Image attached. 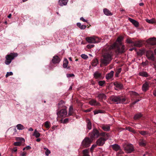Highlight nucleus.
Returning <instances> with one entry per match:
<instances>
[{
  "label": "nucleus",
  "mask_w": 156,
  "mask_h": 156,
  "mask_svg": "<svg viewBox=\"0 0 156 156\" xmlns=\"http://www.w3.org/2000/svg\"><path fill=\"white\" fill-rule=\"evenodd\" d=\"M67 77H72L74 76L73 74H67L66 75Z\"/></svg>",
  "instance_id": "50"
},
{
  "label": "nucleus",
  "mask_w": 156,
  "mask_h": 156,
  "mask_svg": "<svg viewBox=\"0 0 156 156\" xmlns=\"http://www.w3.org/2000/svg\"><path fill=\"white\" fill-rule=\"evenodd\" d=\"M87 127L89 129L91 128V123L89 119H87Z\"/></svg>",
  "instance_id": "31"
},
{
  "label": "nucleus",
  "mask_w": 156,
  "mask_h": 156,
  "mask_svg": "<svg viewBox=\"0 0 156 156\" xmlns=\"http://www.w3.org/2000/svg\"><path fill=\"white\" fill-rule=\"evenodd\" d=\"M149 83L147 82H146L143 84L142 87V90L144 92L146 91L149 89Z\"/></svg>",
  "instance_id": "18"
},
{
  "label": "nucleus",
  "mask_w": 156,
  "mask_h": 156,
  "mask_svg": "<svg viewBox=\"0 0 156 156\" xmlns=\"http://www.w3.org/2000/svg\"><path fill=\"white\" fill-rule=\"evenodd\" d=\"M109 99L113 103L116 104L123 103L126 100L124 97L120 95H112Z\"/></svg>",
  "instance_id": "2"
},
{
  "label": "nucleus",
  "mask_w": 156,
  "mask_h": 156,
  "mask_svg": "<svg viewBox=\"0 0 156 156\" xmlns=\"http://www.w3.org/2000/svg\"><path fill=\"white\" fill-rule=\"evenodd\" d=\"M94 77L96 79H102V76L101 73L98 71L95 72L94 74Z\"/></svg>",
  "instance_id": "15"
},
{
  "label": "nucleus",
  "mask_w": 156,
  "mask_h": 156,
  "mask_svg": "<svg viewBox=\"0 0 156 156\" xmlns=\"http://www.w3.org/2000/svg\"><path fill=\"white\" fill-rule=\"evenodd\" d=\"M69 120V119L68 118H66L64 119L63 123H66L68 122Z\"/></svg>",
  "instance_id": "55"
},
{
  "label": "nucleus",
  "mask_w": 156,
  "mask_h": 156,
  "mask_svg": "<svg viewBox=\"0 0 156 156\" xmlns=\"http://www.w3.org/2000/svg\"><path fill=\"white\" fill-rule=\"evenodd\" d=\"M91 140L88 137L85 138L83 141L82 145L84 147H87L90 146Z\"/></svg>",
  "instance_id": "7"
},
{
  "label": "nucleus",
  "mask_w": 156,
  "mask_h": 156,
  "mask_svg": "<svg viewBox=\"0 0 156 156\" xmlns=\"http://www.w3.org/2000/svg\"><path fill=\"white\" fill-rule=\"evenodd\" d=\"M17 149L16 147H14L12 149V151L15 152H16L17 151Z\"/></svg>",
  "instance_id": "61"
},
{
  "label": "nucleus",
  "mask_w": 156,
  "mask_h": 156,
  "mask_svg": "<svg viewBox=\"0 0 156 156\" xmlns=\"http://www.w3.org/2000/svg\"><path fill=\"white\" fill-rule=\"evenodd\" d=\"M13 74V73L12 72H7V73L5 75V77L6 78H7L9 76L12 75Z\"/></svg>",
  "instance_id": "44"
},
{
  "label": "nucleus",
  "mask_w": 156,
  "mask_h": 156,
  "mask_svg": "<svg viewBox=\"0 0 156 156\" xmlns=\"http://www.w3.org/2000/svg\"><path fill=\"white\" fill-rule=\"evenodd\" d=\"M107 136V138L109 136L108 133L104 132H102L100 133L98 130L96 129H94L93 132L90 134V137L93 139V138H97L99 136Z\"/></svg>",
  "instance_id": "3"
},
{
  "label": "nucleus",
  "mask_w": 156,
  "mask_h": 156,
  "mask_svg": "<svg viewBox=\"0 0 156 156\" xmlns=\"http://www.w3.org/2000/svg\"><path fill=\"white\" fill-rule=\"evenodd\" d=\"M142 116V115L141 113H138L136 114L134 117L135 120H137L140 118Z\"/></svg>",
  "instance_id": "37"
},
{
  "label": "nucleus",
  "mask_w": 156,
  "mask_h": 156,
  "mask_svg": "<svg viewBox=\"0 0 156 156\" xmlns=\"http://www.w3.org/2000/svg\"><path fill=\"white\" fill-rule=\"evenodd\" d=\"M68 62V60L66 58H65L63 61V67L64 68H66L67 67Z\"/></svg>",
  "instance_id": "32"
},
{
  "label": "nucleus",
  "mask_w": 156,
  "mask_h": 156,
  "mask_svg": "<svg viewBox=\"0 0 156 156\" xmlns=\"http://www.w3.org/2000/svg\"><path fill=\"white\" fill-rule=\"evenodd\" d=\"M127 43L131 44L133 46L134 41H133L130 39H128L126 40Z\"/></svg>",
  "instance_id": "42"
},
{
  "label": "nucleus",
  "mask_w": 156,
  "mask_h": 156,
  "mask_svg": "<svg viewBox=\"0 0 156 156\" xmlns=\"http://www.w3.org/2000/svg\"><path fill=\"white\" fill-rule=\"evenodd\" d=\"M138 75L139 76L145 77H147L149 76L148 74L145 71L140 72L139 73Z\"/></svg>",
  "instance_id": "24"
},
{
  "label": "nucleus",
  "mask_w": 156,
  "mask_h": 156,
  "mask_svg": "<svg viewBox=\"0 0 156 156\" xmlns=\"http://www.w3.org/2000/svg\"><path fill=\"white\" fill-rule=\"evenodd\" d=\"M132 94L136 96H139V94L135 92H132Z\"/></svg>",
  "instance_id": "53"
},
{
  "label": "nucleus",
  "mask_w": 156,
  "mask_h": 156,
  "mask_svg": "<svg viewBox=\"0 0 156 156\" xmlns=\"http://www.w3.org/2000/svg\"><path fill=\"white\" fill-rule=\"evenodd\" d=\"M138 143L139 145L142 147H145L147 145V142L143 138L140 139Z\"/></svg>",
  "instance_id": "13"
},
{
  "label": "nucleus",
  "mask_w": 156,
  "mask_h": 156,
  "mask_svg": "<svg viewBox=\"0 0 156 156\" xmlns=\"http://www.w3.org/2000/svg\"><path fill=\"white\" fill-rule=\"evenodd\" d=\"M61 105H65V102L63 101H61L58 103V106H60Z\"/></svg>",
  "instance_id": "48"
},
{
  "label": "nucleus",
  "mask_w": 156,
  "mask_h": 156,
  "mask_svg": "<svg viewBox=\"0 0 156 156\" xmlns=\"http://www.w3.org/2000/svg\"><path fill=\"white\" fill-rule=\"evenodd\" d=\"M44 149L45 150H46V151L45 152L46 155L47 156L49 154H50L51 153L50 151L46 148H44Z\"/></svg>",
  "instance_id": "45"
},
{
  "label": "nucleus",
  "mask_w": 156,
  "mask_h": 156,
  "mask_svg": "<svg viewBox=\"0 0 156 156\" xmlns=\"http://www.w3.org/2000/svg\"><path fill=\"white\" fill-rule=\"evenodd\" d=\"M97 97L99 98L100 101H102L103 100H105L106 98V96L103 93L99 94Z\"/></svg>",
  "instance_id": "17"
},
{
  "label": "nucleus",
  "mask_w": 156,
  "mask_h": 156,
  "mask_svg": "<svg viewBox=\"0 0 156 156\" xmlns=\"http://www.w3.org/2000/svg\"><path fill=\"white\" fill-rule=\"evenodd\" d=\"M16 140L17 141H20L21 142H16L14 143L13 145L15 146H20L21 144V143L25 141L24 139L22 138L16 137Z\"/></svg>",
  "instance_id": "12"
},
{
  "label": "nucleus",
  "mask_w": 156,
  "mask_h": 156,
  "mask_svg": "<svg viewBox=\"0 0 156 156\" xmlns=\"http://www.w3.org/2000/svg\"><path fill=\"white\" fill-rule=\"evenodd\" d=\"M136 103V101H135L133 102L131 104V106H132L133 105H135Z\"/></svg>",
  "instance_id": "62"
},
{
  "label": "nucleus",
  "mask_w": 156,
  "mask_h": 156,
  "mask_svg": "<svg viewBox=\"0 0 156 156\" xmlns=\"http://www.w3.org/2000/svg\"><path fill=\"white\" fill-rule=\"evenodd\" d=\"M103 136L104 137H101L97 140V144L98 145L100 146H103L105 144V141L108 138L106 136Z\"/></svg>",
  "instance_id": "9"
},
{
  "label": "nucleus",
  "mask_w": 156,
  "mask_h": 156,
  "mask_svg": "<svg viewBox=\"0 0 156 156\" xmlns=\"http://www.w3.org/2000/svg\"><path fill=\"white\" fill-rule=\"evenodd\" d=\"M99 63V62L97 58H95L92 61V66L95 67Z\"/></svg>",
  "instance_id": "29"
},
{
  "label": "nucleus",
  "mask_w": 156,
  "mask_h": 156,
  "mask_svg": "<svg viewBox=\"0 0 156 156\" xmlns=\"http://www.w3.org/2000/svg\"><path fill=\"white\" fill-rule=\"evenodd\" d=\"M80 20L84 22H87V21L85 20L83 17H81L80 18Z\"/></svg>",
  "instance_id": "57"
},
{
  "label": "nucleus",
  "mask_w": 156,
  "mask_h": 156,
  "mask_svg": "<svg viewBox=\"0 0 156 156\" xmlns=\"http://www.w3.org/2000/svg\"><path fill=\"white\" fill-rule=\"evenodd\" d=\"M139 133L145 138L147 137L148 136H150V133L149 131L145 130H140L138 131Z\"/></svg>",
  "instance_id": "11"
},
{
  "label": "nucleus",
  "mask_w": 156,
  "mask_h": 156,
  "mask_svg": "<svg viewBox=\"0 0 156 156\" xmlns=\"http://www.w3.org/2000/svg\"><path fill=\"white\" fill-rule=\"evenodd\" d=\"M129 20L136 27H138L139 26V23L133 19L131 18H129Z\"/></svg>",
  "instance_id": "22"
},
{
  "label": "nucleus",
  "mask_w": 156,
  "mask_h": 156,
  "mask_svg": "<svg viewBox=\"0 0 156 156\" xmlns=\"http://www.w3.org/2000/svg\"><path fill=\"white\" fill-rule=\"evenodd\" d=\"M153 94L155 96H156V89L153 90Z\"/></svg>",
  "instance_id": "59"
},
{
  "label": "nucleus",
  "mask_w": 156,
  "mask_h": 156,
  "mask_svg": "<svg viewBox=\"0 0 156 156\" xmlns=\"http://www.w3.org/2000/svg\"><path fill=\"white\" fill-rule=\"evenodd\" d=\"M44 125L46 128L48 129L50 127V122L47 121L44 122Z\"/></svg>",
  "instance_id": "39"
},
{
  "label": "nucleus",
  "mask_w": 156,
  "mask_h": 156,
  "mask_svg": "<svg viewBox=\"0 0 156 156\" xmlns=\"http://www.w3.org/2000/svg\"><path fill=\"white\" fill-rule=\"evenodd\" d=\"M68 2V0H59L58 4L61 6H63L66 5Z\"/></svg>",
  "instance_id": "21"
},
{
  "label": "nucleus",
  "mask_w": 156,
  "mask_h": 156,
  "mask_svg": "<svg viewBox=\"0 0 156 156\" xmlns=\"http://www.w3.org/2000/svg\"><path fill=\"white\" fill-rule=\"evenodd\" d=\"M26 149L27 150H30L31 149V147L29 146H27L25 147Z\"/></svg>",
  "instance_id": "58"
},
{
  "label": "nucleus",
  "mask_w": 156,
  "mask_h": 156,
  "mask_svg": "<svg viewBox=\"0 0 156 156\" xmlns=\"http://www.w3.org/2000/svg\"><path fill=\"white\" fill-rule=\"evenodd\" d=\"M127 129L129 131L133 133H135V130L133 129V128L129 127L127 128Z\"/></svg>",
  "instance_id": "43"
},
{
  "label": "nucleus",
  "mask_w": 156,
  "mask_h": 156,
  "mask_svg": "<svg viewBox=\"0 0 156 156\" xmlns=\"http://www.w3.org/2000/svg\"><path fill=\"white\" fill-rule=\"evenodd\" d=\"M148 43L152 45H156V38L153 37L150 38L148 39Z\"/></svg>",
  "instance_id": "14"
},
{
  "label": "nucleus",
  "mask_w": 156,
  "mask_h": 156,
  "mask_svg": "<svg viewBox=\"0 0 156 156\" xmlns=\"http://www.w3.org/2000/svg\"><path fill=\"white\" fill-rule=\"evenodd\" d=\"M123 153V152L121 150V149H120V150H119V151L117 153V155H119V154H121Z\"/></svg>",
  "instance_id": "54"
},
{
  "label": "nucleus",
  "mask_w": 156,
  "mask_h": 156,
  "mask_svg": "<svg viewBox=\"0 0 156 156\" xmlns=\"http://www.w3.org/2000/svg\"><path fill=\"white\" fill-rule=\"evenodd\" d=\"M146 55L148 59L152 61H155V56L152 51L148 50L146 51Z\"/></svg>",
  "instance_id": "6"
},
{
  "label": "nucleus",
  "mask_w": 156,
  "mask_h": 156,
  "mask_svg": "<svg viewBox=\"0 0 156 156\" xmlns=\"http://www.w3.org/2000/svg\"><path fill=\"white\" fill-rule=\"evenodd\" d=\"M149 153H148V152L146 151L145 152V154H143V156H146V155H149Z\"/></svg>",
  "instance_id": "60"
},
{
  "label": "nucleus",
  "mask_w": 156,
  "mask_h": 156,
  "mask_svg": "<svg viewBox=\"0 0 156 156\" xmlns=\"http://www.w3.org/2000/svg\"><path fill=\"white\" fill-rule=\"evenodd\" d=\"M142 45L141 42L139 41L134 42L133 46L135 47H140Z\"/></svg>",
  "instance_id": "25"
},
{
  "label": "nucleus",
  "mask_w": 156,
  "mask_h": 156,
  "mask_svg": "<svg viewBox=\"0 0 156 156\" xmlns=\"http://www.w3.org/2000/svg\"><path fill=\"white\" fill-rule=\"evenodd\" d=\"M90 105H91L94 106H100L101 104L100 103L97 102L96 100L94 99H92L89 102Z\"/></svg>",
  "instance_id": "16"
},
{
  "label": "nucleus",
  "mask_w": 156,
  "mask_h": 156,
  "mask_svg": "<svg viewBox=\"0 0 156 156\" xmlns=\"http://www.w3.org/2000/svg\"><path fill=\"white\" fill-rule=\"evenodd\" d=\"M60 61V58L57 55H55L54 56L52 59V62L55 64L58 63Z\"/></svg>",
  "instance_id": "19"
},
{
  "label": "nucleus",
  "mask_w": 156,
  "mask_h": 156,
  "mask_svg": "<svg viewBox=\"0 0 156 156\" xmlns=\"http://www.w3.org/2000/svg\"><path fill=\"white\" fill-rule=\"evenodd\" d=\"M81 57L84 59H87L88 58V56L85 54H82L81 55Z\"/></svg>",
  "instance_id": "47"
},
{
  "label": "nucleus",
  "mask_w": 156,
  "mask_h": 156,
  "mask_svg": "<svg viewBox=\"0 0 156 156\" xmlns=\"http://www.w3.org/2000/svg\"><path fill=\"white\" fill-rule=\"evenodd\" d=\"M146 21L148 23L151 24H153L156 23V20L154 18H152L150 20L146 19Z\"/></svg>",
  "instance_id": "28"
},
{
  "label": "nucleus",
  "mask_w": 156,
  "mask_h": 156,
  "mask_svg": "<svg viewBox=\"0 0 156 156\" xmlns=\"http://www.w3.org/2000/svg\"><path fill=\"white\" fill-rule=\"evenodd\" d=\"M18 54L16 53H11L9 54L6 55L5 56L6 60L5 63L6 64L8 65L11 62L12 60L14 58L17 57Z\"/></svg>",
  "instance_id": "4"
},
{
  "label": "nucleus",
  "mask_w": 156,
  "mask_h": 156,
  "mask_svg": "<svg viewBox=\"0 0 156 156\" xmlns=\"http://www.w3.org/2000/svg\"><path fill=\"white\" fill-rule=\"evenodd\" d=\"M114 85L115 86V87L119 88V89H121L123 87V86L122 83L118 82H115L114 83Z\"/></svg>",
  "instance_id": "26"
},
{
  "label": "nucleus",
  "mask_w": 156,
  "mask_h": 156,
  "mask_svg": "<svg viewBox=\"0 0 156 156\" xmlns=\"http://www.w3.org/2000/svg\"><path fill=\"white\" fill-rule=\"evenodd\" d=\"M33 135L35 136L36 138H38L40 136V133H38L36 129L35 130Z\"/></svg>",
  "instance_id": "35"
},
{
  "label": "nucleus",
  "mask_w": 156,
  "mask_h": 156,
  "mask_svg": "<svg viewBox=\"0 0 156 156\" xmlns=\"http://www.w3.org/2000/svg\"><path fill=\"white\" fill-rule=\"evenodd\" d=\"M114 71H111L110 73L106 75V78L107 80H109L113 76L114 74Z\"/></svg>",
  "instance_id": "23"
},
{
  "label": "nucleus",
  "mask_w": 156,
  "mask_h": 156,
  "mask_svg": "<svg viewBox=\"0 0 156 156\" xmlns=\"http://www.w3.org/2000/svg\"><path fill=\"white\" fill-rule=\"evenodd\" d=\"M58 108L59 109H60V108H62V109L63 108H66L67 109V107L64 106V105H61L60 106H58Z\"/></svg>",
  "instance_id": "49"
},
{
  "label": "nucleus",
  "mask_w": 156,
  "mask_h": 156,
  "mask_svg": "<svg viewBox=\"0 0 156 156\" xmlns=\"http://www.w3.org/2000/svg\"><path fill=\"white\" fill-rule=\"evenodd\" d=\"M73 113V108L72 105L70 106L69 109L68 115H72Z\"/></svg>",
  "instance_id": "36"
},
{
  "label": "nucleus",
  "mask_w": 156,
  "mask_h": 156,
  "mask_svg": "<svg viewBox=\"0 0 156 156\" xmlns=\"http://www.w3.org/2000/svg\"><path fill=\"white\" fill-rule=\"evenodd\" d=\"M103 12L104 14L107 16H112V14L111 12L107 9L105 8L103 9Z\"/></svg>",
  "instance_id": "27"
},
{
  "label": "nucleus",
  "mask_w": 156,
  "mask_h": 156,
  "mask_svg": "<svg viewBox=\"0 0 156 156\" xmlns=\"http://www.w3.org/2000/svg\"><path fill=\"white\" fill-rule=\"evenodd\" d=\"M86 40L88 43H97L100 41V39L98 37L94 36L93 37H87Z\"/></svg>",
  "instance_id": "5"
},
{
  "label": "nucleus",
  "mask_w": 156,
  "mask_h": 156,
  "mask_svg": "<svg viewBox=\"0 0 156 156\" xmlns=\"http://www.w3.org/2000/svg\"><path fill=\"white\" fill-rule=\"evenodd\" d=\"M26 154H27L26 152H23L21 154V156H26Z\"/></svg>",
  "instance_id": "63"
},
{
  "label": "nucleus",
  "mask_w": 156,
  "mask_h": 156,
  "mask_svg": "<svg viewBox=\"0 0 156 156\" xmlns=\"http://www.w3.org/2000/svg\"><path fill=\"white\" fill-rule=\"evenodd\" d=\"M97 146L96 145H93L90 148L91 150H93Z\"/></svg>",
  "instance_id": "56"
},
{
  "label": "nucleus",
  "mask_w": 156,
  "mask_h": 156,
  "mask_svg": "<svg viewBox=\"0 0 156 156\" xmlns=\"http://www.w3.org/2000/svg\"><path fill=\"white\" fill-rule=\"evenodd\" d=\"M103 111L101 110H98L97 111H94V114L95 115L99 113H102Z\"/></svg>",
  "instance_id": "46"
},
{
  "label": "nucleus",
  "mask_w": 156,
  "mask_h": 156,
  "mask_svg": "<svg viewBox=\"0 0 156 156\" xmlns=\"http://www.w3.org/2000/svg\"><path fill=\"white\" fill-rule=\"evenodd\" d=\"M122 39L123 37L120 36L118 37L116 40V42L120 44V46H118L117 44L115 43L111 46L104 48L100 60V67L105 66L110 64L113 59V49H115V52L117 54H122L125 52V46L121 44Z\"/></svg>",
  "instance_id": "1"
},
{
  "label": "nucleus",
  "mask_w": 156,
  "mask_h": 156,
  "mask_svg": "<svg viewBox=\"0 0 156 156\" xmlns=\"http://www.w3.org/2000/svg\"><path fill=\"white\" fill-rule=\"evenodd\" d=\"M102 129L105 131H108L110 130V127L108 125H103L102 126Z\"/></svg>",
  "instance_id": "30"
},
{
  "label": "nucleus",
  "mask_w": 156,
  "mask_h": 156,
  "mask_svg": "<svg viewBox=\"0 0 156 156\" xmlns=\"http://www.w3.org/2000/svg\"><path fill=\"white\" fill-rule=\"evenodd\" d=\"M77 25L81 29H84L86 28V26L85 25H81V23H77Z\"/></svg>",
  "instance_id": "34"
},
{
  "label": "nucleus",
  "mask_w": 156,
  "mask_h": 156,
  "mask_svg": "<svg viewBox=\"0 0 156 156\" xmlns=\"http://www.w3.org/2000/svg\"><path fill=\"white\" fill-rule=\"evenodd\" d=\"M91 109H92V108L88 109H86V110H83V112H89L91 111Z\"/></svg>",
  "instance_id": "51"
},
{
  "label": "nucleus",
  "mask_w": 156,
  "mask_h": 156,
  "mask_svg": "<svg viewBox=\"0 0 156 156\" xmlns=\"http://www.w3.org/2000/svg\"><path fill=\"white\" fill-rule=\"evenodd\" d=\"M16 127L18 129L23 130L24 129V127L21 124H18L16 125Z\"/></svg>",
  "instance_id": "38"
},
{
  "label": "nucleus",
  "mask_w": 156,
  "mask_h": 156,
  "mask_svg": "<svg viewBox=\"0 0 156 156\" xmlns=\"http://www.w3.org/2000/svg\"><path fill=\"white\" fill-rule=\"evenodd\" d=\"M57 127V126H52V128L53 129H54L55 128H56Z\"/></svg>",
  "instance_id": "64"
},
{
  "label": "nucleus",
  "mask_w": 156,
  "mask_h": 156,
  "mask_svg": "<svg viewBox=\"0 0 156 156\" xmlns=\"http://www.w3.org/2000/svg\"><path fill=\"white\" fill-rule=\"evenodd\" d=\"M94 44H89L87 45V47L88 48H91L94 46Z\"/></svg>",
  "instance_id": "52"
},
{
  "label": "nucleus",
  "mask_w": 156,
  "mask_h": 156,
  "mask_svg": "<svg viewBox=\"0 0 156 156\" xmlns=\"http://www.w3.org/2000/svg\"><path fill=\"white\" fill-rule=\"evenodd\" d=\"M58 115L61 117H65L67 115L66 109L63 108L57 112Z\"/></svg>",
  "instance_id": "10"
},
{
  "label": "nucleus",
  "mask_w": 156,
  "mask_h": 156,
  "mask_svg": "<svg viewBox=\"0 0 156 156\" xmlns=\"http://www.w3.org/2000/svg\"><path fill=\"white\" fill-rule=\"evenodd\" d=\"M89 151L88 150L85 149L83 151V156H90L89 155Z\"/></svg>",
  "instance_id": "33"
},
{
  "label": "nucleus",
  "mask_w": 156,
  "mask_h": 156,
  "mask_svg": "<svg viewBox=\"0 0 156 156\" xmlns=\"http://www.w3.org/2000/svg\"><path fill=\"white\" fill-rule=\"evenodd\" d=\"M112 147L113 149L116 151H119L121 149L120 146L116 144L112 145Z\"/></svg>",
  "instance_id": "20"
},
{
  "label": "nucleus",
  "mask_w": 156,
  "mask_h": 156,
  "mask_svg": "<svg viewBox=\"0 0 156 156\" xmlns=\"http://www.w3.org/2000/svg\"><path fill=\"white\" fill-rule=\"evenodd\" d=\"M124 150L127 153H130L134 151L133 145L131 144H128L124 146Z\"/></svg>",
  "instance_id": "8"
},
{
  "label": "nucleus",
  "mask_w": 156,
  "mask_h": 156,
  "mask_svg": "<svg viewBox=\"0 0 156 156\" xmlns=\"http://www.w3.org/2000/svg\"><path fill=\"white\" fill-rule=\"evenodd\" d=\"M122 70L121 68H119L117 69L116 71V73L115 74V76L116 77H118L119 74L120 73Z\"/></svg>",
  "instance_id": "40"
},
{
  "label": "nucleus",
  "mask_w": 156,
  "mask_h": 156,
  "mask_svg": "<svg viewBox=\"0 0 156 156\" xmlns=\"http://www.w3.org/2000/svg\"><path fill=\"white\" fill-rule=\"evenodd\" d=\"M105 82L104 80L100 81L98 82V85L101 86H103L104 85L105 83Z\"/></svg>",
  "instance_id": "41"
}]
</instances>
